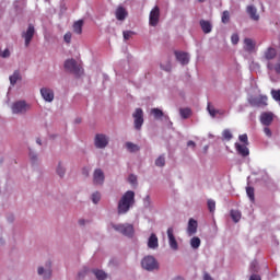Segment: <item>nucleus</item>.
Masks as SVG:
<instances>
[{
	"mask_svg": "<svg viewBox=\"0 0 280 280\" xmlns=\"http://www.w3.org/2000/svg\"><path fill=\"white\" fill-rule=\"evenodd\" d=\"M135 205V191H126L118 201V215H125L130 211V207Z\"/></svg>",
	"mask_w": 280,
	"mask_h": 280,
	"instance_id": "obj_1",
	"label": "nucleus"
},
{
	"mask_svg": "<svg viewBox=\"0 0 280 280\" xmlns=\"http://www.w3.org/2000/svg\"><path fill=\"white\" fill-rule=\"evenodd\" d=\"M65 69L66 71H69V73H73L74 75H82L84 73V69H82V66L78 65V61H75V59L66 60Z\"/></svg>",
	"mask_w": 280,
	"mask_h": 280,
	"instance_id": "obj_2",
	"label": "nucleus"
},
{
	"mask_svg": "<svg viewBox=\"0 0 280 280\" xmlns=\"http://www.w3.org/2000/svg\"><path fill=\"white\" fill-rule=\"evenodd\" d=\"M113 229L127 237H132V235H135V226L130 223L113 224Z\"/></svg>",
	"mask_w": 280,
	"mask_h": 280,
	"instance_id": "obj_3",
	"label": "nucleus"
},
{
	"mask_svg": "<svg viewBox=\"0 0 280 280\" xmlns=\"http://www.w3.org/2000/svg\"><path fill=\"white\" fill-rule=\"evenodd\" d=\"M250 106H254L256 108H265V106H268V96L267 95H258L253 96L248 100Z\"/></svg>",
	"mask_w": 280,
	"mask_h": 280,
	"instance_id": "obj_4",
	"label": "nucleus"
},
{
	"mask_svg": "<svg viewBox=\"0 0 280 280\" xmlns=\"http://www.w3.org/2000/svg\"><path fill=\"white\" fill-rule=\"evenodd\" d=\"M141 266L142 268H144V270H149V271L159 269V262L153 256L144 257L141 261Z\"/></svg>",
	"mask_w": 280,
	"mask_h": 280,
	"instance_id": "obj_5",
	"label": "nucleus"
},
{
	"mask_svg": "<svg viewBox=\"0 0 280 280\" xmlns=\"http://www.w3.org/2000/svg\"><path fill=\"white\" fill-rule=\"evenodd\" d=\"M159 19H161V9L154 7L149 15V25H151V27H156V25H159Z\"/></svg>",
	"mask_w": 280,
	"mask_h": 280,
	"instance_id": "obj_6",
	"label": "nucleus"
},
{
	"mask_svg": "<svg viewBox=\"0 0 280 280\" xmlns=\"http://www.w3.org/2000/svg\"><path fill=\"white\" fill-rule=\"evenodd\" d=\"M27 110H30V105H27L25 101H18L12 105V113H14V115L27 113Z\"/></svg>",
	"mask_w": 280,
	"mask_h": 280,
	"instance_id": "obj_7",
	"label": "nucleus"
},
{
	"mask_svg": "<svg viewBox=\"0 0 280 280\" xmlns=\"http://www.w3.org/2000/svg\"><path fill=\"white\" fill-rule=\"evenodd\" d=\"M34 34H36V28L34 27V24H30L27 30L22 32V38H24L25 40V47H30V43H32Z\"/></svg>",
	"mask_w": 280,
	"mask_h": 280,
	"instance_id": "obj_8",
	"label": "nucleus"
},
{
	"mask_svg": "<svg viewBox=\"0 0 280 280\" xmlns=\"http://www.w3.org/2000/svg\"><path fill=\"white\" fill-rule=\"evenodd\" d=\"M132 117L135 119L133 124L136 130H141V127L143 126V109L137 108L132 114Z\"/></svg>",
	"mask_w": 280,
	"mask_h": 280,
	"instance_id": "obj_9",
	"label": "nucleus"
},
{
	"mask_svg": "<svg viewBox=\"0 0 280 280\" xmlns=\"http://www.w3.org/2000/svg\"><path fill=\"white\" fill-rule=\"evenodd\" d=\"M95 147L100 150H103V148H106L108 145V138L105 135L97 133L94 139Z\"/></svg>",
	"mask_w": 280,
	"mask_h": 280,
	"instance_id": "obj_10",
	"label": "nucleus"
},
{
	"mask_svg": "<svg viewBox=\"0 0 280 280\" xmlns=\"http://www.w3.org/2000/svg\"><path fill=\"white\" fill-rule=\"evenodd\" d=\"M37 272L39 276H43L44 280L51 279V261L46 262V268L39 267Z\"/></svg>",
	"mask_w": 280,
	"mask_h": 280,
	"instance_id": "obj_11",
	"label": "nucleus"
},
{
	"mask_svg": "<svg viewBox=\"0 0 280 280\" xmlns=\"http://www.w3.org/2000/svg\"><path fill=\"white\" fill-rule=\"evenodd\" d=\"M167 237L172 250H178V242L176 241V236H174V228L167 229Z\"/></svg>",
	"mask_w": 280,
	"mask_h": 280,
	"instance_id": "obj_12",
	"label": "nucleus"
},
{
	"mask_svg": "<svg viewBox=\"0 0 280 280\" xmlns=\"http://www.w3.org/2000/svg\"><path fill=\"white\" fill-rule=\"evenodd\" d=\"M272 121H275V114H272V112H264L260 115V124H262V126H270Z\"/></svg>",
	"mask_w": 280,
	"mask_h": 280,
	"instance_id": "obj_13",
	"label": "nucleus"
},
{
	"mask_svg": "<svg viewBox=\"0 0 280 280\" xmlns=\"http://www.w3.org/2000/svg\"><path fill=\"white\" fill-rule=\"evenodd\" d=\"M104 180H105L104 171H102V168H96L93 174L94 185H104Z\"/></svg>",
	"mask_w": 280,
	"mask_h": 280,
	"instance_id": "obj_14",
	"label": "nucleus"
},
{
	"mask_svg": "<svg viewBox=\"0 0 280 280\" xmlns=\"http://www.w3.org/2000/svg\"><path fill=\"white\" fill-rule=\"evenodd\" d=\"M248 144H241V143H235V150L240 156H243L244 159L250 154V150H248Z\"/></svg>",
	"mask_w": 280,
	"mask_h": 280,
	"instance_id": "obj_15",
	"label": "nucleus"
},
{
	"mask_svg": "<svg viewBox=\"0 0 280 280\" xmlns=\"http://www.w3.org/2000/svg\"><path fill=\"white\" fill-rule=\"evenodd\" d=\"M175 58L177 62L182 63L183 66L189 65V54L184 51H175Z\"/></svg>",
	"mask_w": 280,
	"mask_h": 280,
	"instance_id": "obj_16",
	"label": "nucleus"
},
{
	"mask_svg": "<svg viewBox=\"0 0 280 280\" xmlns=\"http://www.w3.org/2000/svg\"><path fill=\"white\" fill-rule=\"evenodd\" d=\"M40 95L45 102H54V90L49 88H42Z\"/></svg>",
	"mask_w": 280,
	"mask_h": 280,
	"instance_id": "obj_17",
	"label": "nucleus"
},
{
	"mask_svg": "<svg viewBox=\"0 0 280 280\" xmlns=\"http://www.w3.org/2000/svg\"><path fill=\"white\" fill-rule=\"evenodd\" d=\"M198 232V221L194 220V219H189L188 221V228H187V233L188 235H196V233Z\"/></svg>",
	"mask_w": 280,
	"mask_h": 280,
	"instance_id": "obj_18",
	"label": "nucleus"
},
{
	"mask_svg": "<svg viewBox=\"0 0 280 280\" xmlns=\"http://www.w3.org/2000/svg\"><path fill=\"white\" fill-rule=\"evenodd\" d=\"M199 25L203 34H211V31L213 30V25H211V22L207 20H200Z\"/></svg>",
	"mask_w": 280,
	"mask_h": 280,
	"instance_id": "obj_19",
	"label": "nucleus"
},
{
	"mask_svg": "<svg viewBox=\"0 0 280 280\" xmlns=\"http://www.w3.org/2000/svg\"><path fill=\"white\" fill-rule=\"evenodd\" d=\"M148 247L152 248L153 250L159 248V237L156 234H151L148 241Z\"/></svg>",
	"mask_w": 280,
	"mask_h": 280,
	"instance_id": "obj_20",
	"label": "nucleus"
},
{
	"mask_svg": "<svg viewBox=\"0 0 280 280\" xmlns=\"http://www.w3.org/2000/svg\"><path fill=\"white\" fill-rule=\"evenodd\" d=\"M246 12L247 14H249V18L252 19V21H259V14H257V8H255L254 5H248L246 8Z\"/></svg>",
	"mask_w": 280,
	"mask_h": 280,
	"instance_id": "obj_21",
	"label": "nucleus"
},
{
	"mask_svg": "<svg viewBox=\"0 0 280 280\" xmlns=\"http://www.w3.org/2000/svg\"><path fill=\"white\" fill-rule=\"evenodd\" d=\"M267 68L269 69V71H275V73L280 75V58H278L275 63L272 61H269L267 63Z\"/></svg>",
	"mask_w": 280,
	"mask_h": 280,
	"instance_id": "obj_22",
	"label": "nucleus"
},
{
	"mask_svg": "<svg viewBox=\"0 0 280 280\" xmlns=\"http://www.w3.org/2000/svg\"><path fill=\"white\" fill-rule=\"evenodd\" d=\"M244 45L245 51H248L249 54H252V51H255V40H253L252 38H245Z\"/></svg>",
	"mask_w": 280,
	"mask_h": 280,
	"instance_id": "obj_23",
	"label": "nucleus"
},
{
	"mask_svg": "<svg viewBox=\"0 0 280 280\" xmlns=\"http://www.w3.org/2000/svg\"><path fill=\"white\" fill-rule=\"evenodd\" d=\"M126 16H128V11H126L124 7H119L118 9H116L117 21H125Z\"/></svg>",
	"mask_w": 280,
	"mask_h": 280,
	"instance_id": "obj_24",
	"label": "nucleus"
},
{
	"mask_svg": "<svg viewBox=\"0 0 280 280\" xmlns=\"http://www.w3.org/2000/svg\"><path fill=\"white\" fill-rule=\"evenodd\" d=\"M265 58L266 60H275V58H277V49L272 47L267 48L265 51Z\"/></svg>",
	"mask_w": 280,
	"mask_h": 280,
	"instance_id": "obj_25",
	"label": "nucleus"
},
{
	"mask_svg": "<svg viewBox=\"0 0 280 280\" xmlns=\"http://www.w3.org/2000/svg\"><path fill=\"white\" fill-rule=\"evenodd\" d=\"M11 86H14L19 80H22L21 72L15 70L13 74L9 78Z\"/></svg>",
	"mask_w": 280,
	"mask_h": 280,
	"instance_id": "obj_26",
	"label": "nucleus"
},
{
	"mask_svg": "<svg viewBox=\"0 0 280 280\" xmlns=\"http://www.w3.org/2000/svg\"><path fill=\"white\" fill-rule=\"evenodd\" d=\"M84 25V21L79 20L73 23V32L74 34H82V27Z\"/></svg>",
	"mask_w": 280,
	"mask_h": 280,
	"instance_id": "obj_27",
	"label": "nucleus"
},
{
	"mask_svg": "<svg viewBox=\"0 0 280 280\" xmlns=\"http://www.w3.org/2000/svg\"><path fill=\"white\" fill-rule=\"evenodd\" d=\"M230 215L233 220V222L237 223L240 220H242V212L238 210H231Z\"/></svg>",
	"mask_w": 280,
	"mask_h": 280,
	"instance_id": "obj_28",
	"label": "nucleus"
},
{
	"mask_svg": "<svg viewBox=\"0 0 280 280\" xmlns=\"http://www.w3.org/2000/svg\"><path fill=\"white\" fill-rule=\"evenodd\" d=\"M179 115L182 119H189L191 117V109L190 108H180Z\"/></svg>",
	"mask_w": 280,
	"mask_h": 280,
	"instance_id": "obj_29",
	"label": "nucleus"
},
{
	"mask_svg": "<svg viewBox=\"0 0 280 280\" xmlns=\"http://www.w3.org/2000/svg\"><path fill=\"white\" fill-rule=\"evenodd\" d=\"M93 275H95L97 280H106V278L108 277L106 272H104V270L100 269H94Z\"/></svg>",
	"mask_w": 280,
	"mask_h": 280,
	"instance_id": "obj_30",
	"label": "nucleus"
},
{
	"mask_svg": "<svg viewBox=\"0 0 280 280\" xmlns=\"http://www.w3.org/2000/svg\"><path fill=\"white\" fill-rule=\"evenodd\" d=\"M126 148L129 152H139V150H141L138 144H135L132 142H126Z\"/></svg>",
	"mask_w": 280,
	"mask_h": 280,
	"instance_id": "obj_31",
	"label": "nucleus"
},
{
	"mask_svg": "<svg viewBox=\"0 0 280 280\" xmlns=\"http://www.w3.org/2000/svg\"><path fill=\"white\" fill-rule=\"evenodd\" d=\"M200 244H201V241H200V237L198 236H195L190 240V246L191 248L194 249H198L200 248Z\"/></svg>",
	"mask_w": 280,
	"mask_h": 280,
	"instance_id": "obj_32",
	"label": "nucleus"
},
{
	"mask_svg": "<svg viewBox=\"0 0 280 280\" xmlns=\"http://www.w3.org/2000/svg\"><path fill=\"white\" fill-rule=\"evenodd\" d=\"M246 194H247V196H248L250 202H255V188L248 186V187L246 188Z\"/></svg>",
	"mask_w": 280,
	"mask_h": 280,
	"instance_id": "obj_33",
	"label": "nucleus"
},
{
	"mask_svg": "<svg viewBox=\"0 0 280 280\" xmlns=\"http://www.w3.org/2000/svg\"><path fill=\"white\" fill-rule=\"evenodd\" d=\"M151 115H153L154 119H161V117H163V110L159 108H152Z\"/></svg>",
	"mask_w": 280,
	"mask_h": 280,
	"instance_id": "obj_34",
	"label": "nucleus"
},
{
	"mask_svg": "<svg viewBox=\"0 0 280 280\" xmlns=\"http://www.w3.org/2000/svg\"><path fill=\"white\" fill-rule=\"evenodd\" d=\"M155 165H156V167H165V155H160L155 160Z\"/></svg>",
	"mask_w": 280,
	"mask_h": 280,
	"instance_id": "obj_35",
	"label": "nucleus"
},
{
	"mask_svg": "<svg viewBox=\"0 0 280 280\" xmlns=\"http://www.w3.org/2000/svg\"><path fill=\"white\" fill-rule=\"evenodd\" d=\"M222 137L225 139V141H231V139H233V133H231V130L225 129L222 132Z\"/></svg>",
	"mask_w": 280,
	"mask_h": 280,
	"instance_id": "obj_36",
	"label": "nucleus"
},
{
	"mask_svg": "<svg viewBox=\"0 0 280 280\" xmlns=\"http://www.w3.org/2000/svg\"><path fill=\"white\" fill-rule=\"evenodd\" d=\"M271 97L276 102H280V90H271Z\"/></svg>",
	"mask_w": 280,
	"mask_h": 280,
	"instance_id": "obj_37",
	"label": "nucleus"
},
{
	"mask_svg": "<svg viewBox=\"0 0 280 280\" xmlns=\"http://www.w3.org/2000/svg\"><path fill=\"white\" fill-rule=\"evenodd\" d=\"M208 209L210 211V213H214L215 211V201L212 199L208 200Z\"/></svg>",
	"mask_w": 280,
	"mask_h": 280,
	"instance_id": "obj_38",
	"label": "nucleus"
},
{
	"mask_svg": "<svg viewBox=\"0 0 280 280\" xmlns=\"http://www.w3.org/2000/svg\"><path fill=\"white\" fill-rule=\"evenodd\" d=\"M231 21V14L229 11H223L222 13V23H229Z\"/></svg>",
	"mask_w": 280,
	"mask_h": 280,
	"instance_id": "obj_39",
	"label": "nucleus"
},
{
	"mask_svg": "<svg viewBox=\"0 0 280 280\" xmlns=\"http://www.w3.org/2000/svg\"><path fill=\"white\" fill-rule=\"evenodd\" d=\"M100 200H102V195L100 192H94L92 195V201L94 202V205H97V202H100Z\"/></svg>",
	"mask_w": 280,
	"mask_h": 280,
	"instance_id": "obj_40",
	"label": "nucleus"
},
{
	"mask_svg": "<svg viewBox=\"0 0 280 280\" xmlns=\"http://www.w3.org/2000/svg\"><path fill=\"white\" fill-rule=\"evenodd\" d=\"M208 113L211 115V117H215V115H218V110L211 106V103H208Z\"/></svg>",
	"mask_w": 280,
	"mask_h": 280,
	"instance_id": "obj_41",
	"label": "nucleus"
},
{
	"mask_svg": "<svg viewBox=\"0 0 280 280\" xmlns=\"http://www.w3.org/2000/svg\"><path fill=\"white\" fill-rule=\"evenodd\" d=\"M238 140L241 143H244V145H248V135L244 133L238 137Z\"/></svg>",
	"mask_w": 280,
	"mask_h": 280,
	"instance_id": "obj_42",
	"label": "nucleus"
},
{
	"mask_svg": "<svg viewBox=\"0 0 280 280\" xmlns=\"http://www.w3.org/2000/svg\"><path fill=\"white\" fill-rule=\"evenodd\" d=\"M135 34L132 31H124L122 36L125 40H130V37Z\"/></svg>",
	"mask_w": 280,
	"mask_h": 280,
	"instance_id": "obj_43",
	"label": "nucleus"
},
{
	"mask_svg": "<svg viewBox=\"0 0 280 280\" xmlns=\"http://www.w3.org/2000/svg\"><path fill=\"white\" fill-rule=\"evenodd\" d=\"M57 174H58V176H60V178H62V176H65V167H62L61 163H59V165L57 167Z\"/></svg>",
	"mask_w": 280,
	"mask_h": 280,
	"instance_id": "obj_44",
	"label": "nucleus"
},
{
	"mask_svg": "<svg viewBox=\"0 0 280 280\" xmlns=\"http://www.w3.org/2000/svg\"><path fill=\"white\" fill-rule=\"evenodd\" d=\"M0 58H10V49L5 48L4 51L0 48Z\"/></svg>",
	"mask_w": 280,
	"mask_h": 280,
	"instance_id": "obj_45",
	"label": "nucleus"
},
{
	"mask_svg": "<svg viewBox=\"0 0 280 280\" xmlns=\"http://www.w3.org/2000/svg\"><path fill=\"white\" fill-rule=\"evenodd\" d=\"M161 69H163V71H167V72L172 71V62L168 61V62L166 63V66H164L163 63H161Z\"/></svg>",
	"mask_w": 280,
	"mask_h": 280,
	"instance_id": "obj_46",
	"label": "nucleus"
},
{
	"mask_svg": "<svg viewBox=\"0 0 280 280\" xmlns=\"http://www.w3.org/2000/svg\"><path fill=\"white\" fill-rule=\"evenodd\" d=\"M231 40H232V44H233V45H237V44L240 43V35L233 34V35L231 36Z\"/></svg>",
	"mask_w": 280,
	"mask_h": 280,
	"instance_id": "obj_47",
	"label": "nucleus"
},
{
	"mask_svg": "<svg viewBox=\"0 0 280 280\" xmlns=\"http://www.w3.org/2000/svg\"><path fill=\"white\" fill-rule=\"evenodd\" d=\"M71 37H72L71 32L66 33L63 36L65 43L69 45L71 43Z\"/></svg>",
	"mask_w": 280,
	"mask_h": 280,
	"instance_id": "obj_48",
	"label": "nucleus"
},
{
	"mask_svg": "<svg viewBox=\"0 0 280 280\" xmlns=\"http://www.w3.org/2000/svg\"><path fill=\"white\" fill-rule=\"evenodd\" d=\"M129 183H130L131 185H137V176L130 175V176H129Z\"/></svg>",
	"mask_w": 280,
	"mask_h": 280,
	"instance_id": "obj_49",
	"label": "nucleus"
},
{
	"mask_svg": "<svg viewBox=\"0 0 280 280\" xmlns=\"http://www.w3.org/2000/svg\"><path fill=\"white\" fill-rule=\"evenodd\" d=\"M264 132H265L266 137H272V131L268 127L264 128Z\"/></svg>",
	"mask_w": 280,
	"mask_h": 280,
	"instance_id": "obj_50",
	"label": "nucleus"
},
{
	"mask_svg": "<svg viewBox=\"0 0 280 280\" xmlns=\"http://www.w3.org/2000/svg\"><path fill=\"white\" fill-rule=\"evenodd\" d=\"M249 280H261V276L257 275V273H253L250 277H249Z\"/></svg>",
	"mask_w": 280,
	"mask_h": 280,
	"instance_id": "obj_51",
	"label": "nucleus"
},
{
	"mask_svg": "<svg viewBox=\"0 0 280 280\" xmlns=\"http://www.w3.org/2000/svg\"><path fill=\"white\" fill-rule=\"evenodd\" d=\"M195 145H196V142H194L192 140H189V141L187 142V147H188V148H195Z\"/></svg>",
	"mask_w": 280,
	"mask_h": 280,
	"instance_id": "obj_52",
	"label": "nucleus"
},
{
	"mask_svg": "<svg viewBox=\"0 0 280 280\" xmlns=\"http://www.w3.org/2000/svg\"><path fill=\"white\" fill-rule=\"evenodd\" d=\"M84 275H86V271L79 272V279H84Z\"/></svg>",
	"mask_w": 280,
	"mask_h": 280,
	"instance_id": "obj_53",
	"label": "nucleus"
},
{
	"mask_svg": "<svg viewBox=\"0 0 280 280\" xmlns=\"http://www.w3.org/2000/svg\"><path fill=\"white\" fill-rule=\"evenodd\" d=\"M30 156H31V161H33V163H34V161H36V155H33L32 152H31Z\"/></svg>",
	"mask_w": 280,
	"mask_h": 280,
	"instance_id": "obj_54",
	"label": "nucleus"
},
{
	"mask_svg": "<svg viewBox=\"0 0 280 280\" xmlns=\"http://www.w3.org/2000/svg\"><path fill=\"white\" fill-rule=\"evenodd\" d=\"M79 224H81V226H84V219L79 220Z\"/></svg>",
	"mask_w": 280,
	"mask_h": 280,
	"instance_id": "obj_55",
	"label": "nucleus"
},
{
	"mask_svg": "<svg viewBox=\"0 0 280 280\" xmlns=\"http://www.w3.org/2000/svg\"><path fill=\"white\" fill-rule=\"evenodd\" d=\"M36 143H38V145H43V142H40V138H37Z\"/></svg>",
	"mask_w": 280,
	"mask_h": 280,
	"instance_id": "obj_56",
	"label": "nucleus"
},
{
	"mask_svg": "<svg viewBox=\"0 0 280 280\" xmlns=\"http://www.w3.org/2000/svg\"><path fill=\"white\" fill-rule=\"evenodd\" d=\"M199 3H205L207 0H197Z\"/></svg>",
	"mask_w": 280,
	"mask_h": 280,
	"instance_id": "obj_57",
	"label": "nucleus"
},
{
	"mask_svg": "<svg viewBox=\"0 0 280 280\" xmlns=\"http://www.w3.org/2000/svg\"><path fill=\"white\" fill-rule=\"evenodd\" d=\"M174 280H185V279H183V278H180V277H177V278H175Z\"/></svg>",
	"mask_w": 280,
	"mask_h": 280,
	"instance_id": "obj_58",
	"label": "nucleus"
},
{
	"mask_svg": "<svg viewBox=\"0 0 280 280\" xmlns=\"http://www.w3.org/2000/svg\"><path fill=\"white\" fill-rule=\"evenodd\" d=\"M147 200H150V196H147Z\"/></svg>",
	"mask_w": 280,
	"mask_h": 280,
	"instance_id": "obj_59",
	"label": "nucleus"
},
{
	"mask_svg": "<svg viewBox=\"0 0 280 280\" xmlns=\"http://www.w3.org/2000/svg\"><path fill=\"white\" fill-rule=\"evenodd\" d=\"M77 124H80V120H77Z\"/></svg>",
	"mask_w": 280,
	"mask_h": 280,
	"instance_id": "obj_60",
	"label": "nucleus"
}]
</instances>
